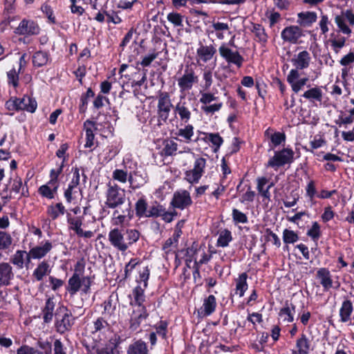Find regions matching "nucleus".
I'll return each mask as SVG.
<instances>
[{
  "label": "nucleus",
  "mask_w": 354,
  "mask_h": 354,
  "mask_svg": "<svg viewBox=\"0 0 354 354\" xmlns=\"http://www.w3.org/2000/svg\"><path fill=\"white\" fill-rule=\"evenodd\" d=\"M12 241L13 239L9 233L0 230V250H8L12 244Z\"/></svg>",
  "instance_id": "54"
},
{
  "label": "nucleus",
  "mask_w": 354,
  "mask_h": 354,
  "mask_svg": "<svg viewBox=\"0 0 354 354\" xmlns=\"http://www.w3.org/2000/svg\"><path fill=\"white\" fill-rule=\"evenodd\" d=\"M84 129L85 131L86 142L85 148H92L95 145V134L94 131L97 129L95 123L89 120L84 122Z\"/></svg>",
  "instance_id": "27"
},
{
  "label": "nucleus",
  "mask_w": 354,
  "mask_h": 354,
  "mask_svg": "<svg viewBox=\"0 0 354 354\" xmlns=\"http://www.w3.org/2000/svg\"><path fill=\"white\" fill-rule=\"evenodd\" d=\"M131 174V171H128L127 169V166H124V169H115L113 170L112 173V178L121 183L125 184L126 183H129V176Z\"/></svg>",
  "instance_id": "44"
},
{
  "label": "nucleus",
  "mask_w": 354,
  "mask_h": 354,
  "mask_svg": "<svg viewBox=\"0 0 354 354\" xmlns=\"http://www.w3.org/2000/svg\"><path fill=\"white\" fill-rule=\"evenodd\" d=\"M31 260L28 252L18 250L10 257V263L19 270L23 269L24 268L28 269Z\"/></svg>",
  "instance_id": "17"
},
{
  "label": "nucleus",
  "mask_w": 354,
  "mask_h": 354,
  "mask_svg": "<svg viewBox=\"0 0 354 354\" xmlns=\"http://www.w3.org/2000/svg\"><path fill=\"white\" fill-rule=\"evenodd\" d=\"M174 111L182 123L187 124L190 120L192 113L184 95H180V100L174 106Z\"/></svg>",
  "instance_id": "14"
},
{
  "label": "nucleus",
  "mask_w": 354,
  "mask_h": 354,
  "mask_svg": "<svg viewBox=\"0 0 354 354\" xmlns=\"http://www.w3.org/2000/svg\"><path fill=\"white\" fill-rule=\"evenodd\" d=\"M178 149V144L173 140H167L165 142L163 151L166 156H173Z\"/></svg>",
  "instance_id": "63"
},
{
  "label": "nucleus",
  "mask_w": 354,
  "mask_h": 354,
  "mask_svg": "<svg viewBox=\"0 0 354 354\" xmlns=\"http://www.w3.org/2000/svg\"><path fill=\"white\" fill-rule=\"evenodd\" d=\"M303 36L302 29L296 25L287 26L281 32V37L283 41L292 44H297Z\"/></svg>",
  "instance_id": "12"
},
{
  "label": "nucleus",
  "mask_w": 354,
  "mask_h": 354,
  "mask_svg": "<svg viewBox=\"0 0 354 354\" xmlns=\"http://www.w3.org/2000/svg\"><path fill=\"white\" fill-rule=\"evenodd\" d=\"M15 278V272L10 263H0V288L8 286Z\"/></svg>",
  "instance_id": "19"
},
{
  "label": "nucleus",
  "mask_w": 354,
  "mask_h": 354,
  "mask_svg": "<svg viewBox=\"0 0 354 354\" xmlns=\"http://www.w3.org/2000/svg\"><path fill=\"white\" fill-rule=\"evenodd\" d=\"M80 191L79 187L73 186L68 184V187L65 189L64 196L68 203H73L77 198L78 192Z\"/></svg>",
  "instance_id": "55"
},
{
  "label": "nucleus",
  "mask_w": 354,
  "mask_h": 354,
  "mask_svg": "<svg viewBox=\"0 0 354 354\" xmlns=\"http://www.w3.org/2000/svg\"><path fill=\"white\" fill-rule=\"evenodd\" d=\"M306 234L314 241H317L321 235L320 225L317 222H313L312 227L307 231Z\"/></svg>",
  "instance_id": "62"
},
{
  "label": "nucleus",
  "mask_w": 354,
  "mask_h": 354,
  "mask_svg": "<svg viewBox=\"0 0 354 354\" xmlns=\"http://www.w3.org/2000/svg\"><path fill=\"white\" fill-rule=\"evenodd\" d=\"M218 51L229 64H234L239 68L242 66L244 58L237 50H234L223 44L219 47Z\"/></svg>",
  "instance_id": "9"
},
{
  "label": "nucleus",
  "mask_w": 354,
  "mask_h": 354,
  "mask_svg": "<svg viewBox=\"0 0 354 354\" xmlns=\"http://www.w3.org/2000/svg\"><path fill=\"white\" fill-rule=\"evenodd\" d=\"M147 206V201L144 197L139 198L135 205L136 216L139 218L146 217Z\"/></svg>",
  "instance_id": "53"
},
{
  "label": "nucleus",
  "mask_w": 354,
  "mask_h": 354,
  "mask_svg": "<svg viewBox=\"0 0 354 354\" xmlns=\"http://www.w3.org/2000/svg\"><path fill=\"white\" fill-rule=\"evenodd\" d=\"M52 248V243L49 240H46L41 242L40 245L30 248L28 251V254L30 256L31 259H41L46 257Z\"/></svg>",
  "instance_id": "20"
},
{
  "label": "nucleus",
  "mask_w": 354,
  "mask_h": 354,
  "mask_svg": "<svg viewBox=\"0 0 354 354\" xmlns=\"http://www.w3.org/2000/svg\"><path fill=\"white\" fill-rule=\"evenodd\" d=\"M206 159L202 157L196 158L193 167L185 172V179L190 184H196L205 174Z\"/></svg>",
  "instance_id": "7"
},
{
  "label": "nucleus",
  "mask_w": 354,
  "mask_h": 354,
  "mask_svg": "<svg viewBox=\"0 0 354 354\" xmlns=\"http://www.w3.org/2000/svg\"><path fill=\"white\" fill-rule=\"evenodd\" d=\"M59 185L47 182L45 185L40 186L38 189V193L44 198L53 199L57 193Z\"/></svg>",
  "instance_id": "36"
},
{
  "label": "nucleus",
  "mask_w": 354,
  "mask_h": 354,
  "mask_svg": "<svg viewBox=\"0 0 354 354\" xmlns=\"http://www.w3.org/2000/svg\"><path fill=\"white\" fill-rule=\"evenodd\" d=\"M49 59V55L47 52H36L32 57V63L35 66L41 67L46 65Z\"/></svg>",
  "instance_id": "49"
},
{
  "label": "nucleus",
  "mask_w": 354,
  "mask_h": 354,
  "mask_svg": "<svg viewBox=\"0 0 354 354\" xmlns=\"http://www.w3.org/2000/svg\"><path fill=\"white\" fill-rule=\"evenodd\" d=\"M176 135L182 138L187 143L192 140L194 136V127L192 124H187L183 128H180L176 133Z\"/></svg>",
  "instance_id": "46"
},
{
  "label": "nucleus",
  "mask_w": 354,
  "mask_h": 354,
  "mask_svg": "<svg viewBox=\"0 0 354 354\" xmlns=\"http://www.w3.org/2000/svg\"><path fill=\"white\" fill-rule=\"evenodd\" d=\"M267 23L272 30L276 33L279 32L280 27L278 24L282 21L281 14L274 9L268 10L265 13Z\"/></svg>",
  "instance_id": "28"
},
{
  "label": "nucleus",
  "mask_w": 354,
  "mask_h": 354,
  "mask_svg": "<svg viewBox=\"0 0 354 354\" xmlns=\"http://www.w3.org/2000/svg\"><path fill=\"white\" fill-rule=\"evenodd\" d=\"M232 240L231 232L228 230H223L220 232L217 240V246L225 248L229 245V243Z\"/></svg>",
  "instance_id": "51"
},
{
  "label": "nucleus",
  "mask_w": 354,
  "mask_h": 354,
  "mask_svg": "<svg viewBox=\"0 0 354 354\" xmlns=\"http://www.w3.org/2000/svg\"><path fill=\"white\" fill-rule=\"evenodd\" d=\"M216 299L211 295L204 299L202 306L198 310V315L201 317H205L211 315L216 310Z\"/></svg>",
  "instance_id": "24"
},
{
  "label": "nucleus",
  "mask_w": 354,
  "mask_h": 354,
  "mask_svg": "<svg viewBox=\"0 0 354 354\" xmlns=\"http://www.w3.org/2000/svg\"><path fill=\"white\" fill-rule=\"evenodd\" d=\"M84 268L83 262L77 261L75 266L73 274L68 280L66 290L72 297L78 292L86 295L91 291L92 279L88 276H83Z\"/></svg>",
  "instance_id": "1"
},
{
  "label": "nucleus",
  "mask_w": 354,
  "mask_h": 354,
  "mask_svg": "<svg viewBox=\"0 0 354 354\" xmlns=\"http://www.w3.org/2000/svg\"><path fill=\"white\" fill-rule=\"evenodd\" d=\"M146 288H147L142 287L141 285H138L133 290L132 294L133 299L130 304L131 306H138L140 307V311L138 315H137L136 312H133L131 321L134 322V323L131 324V326L134 324L139 325L140 323L142 320L145 319L149 315L146 307L143 306V303L145 301V290Z\"/></svg>",
  "instance_id": "3"
},
{
  "label": "nucleus",
  "mask_w": 354,
  "mask_h": 354,
  "mask_svg": "<svg viewBox=\"0 0 354 354\" xmlns=\"http://www.w3.org/2000/svg\"><path fill=\"white\" fill-rule=\"evenodd\" d=\"M192 204V200L190 194L185 189L177 190L174 193L171 205L180 209H184Z\"/></svg>",
  "instance_id": "11"
},
{
  "label": "nucleus",
  "mask_w": 354,
  "mask_h": 354,
  "mask_svg": "<svg viewBox=\"0 0 354 354\" xmlns=\"http://www.w3.org/2000/svg\"><path fill=\"white\" fill-rule=\"evenodd\" d=\"M267 179L266 178H259L257 179V190L259 194L268 201H270V191L265 186L267 184Z\"/></svg>",
  "instance_id": "52"
},
{
  "label": "nucleus",
  "mask_w": 354,
  "mask_h": 354,
  "mask_svg": "<svg viewBox=\"0 0 354 354\" xmlns=\"http://www.w3.org/2000/svg\"><path fill=\"white\" fill-rule=\"evenodd\" d=\"M322 89L319 86H314L306 90L301 95L304 98L308 100L309 102H322L323 98Z\"/></svg>",
  "instance_id": "33"
},
{
  "label": "nucleus",
  "mask_w": 354,
  "mask_h": 354,
  "mask_svg": "<svg viewBox=\"0 0 354 354\" xmlns=\"http://www.w3.org/2000/svg\"><path fill=\"white\" fill-rule=\"evenodd\" d=\"M354 122V115L349 113V115H346L345 114L342 113L339 115L338 118L335 120V124L338 125L339 127H344L346 128L348 124H351Z\"/></svg>",
  "instance_id": "60"
},
{
  "label": "nucleus",
  "mask_w": 354,
  "mask_h": 354,
  "mask_svg": "<svg viewBox=\"0 0 354 354\" xmlns=\"http://www.w3.org/2000/svg\"><path fill=\"white\" fill-rule=\"evenodd\" d=\"M205 136L203 140L207 142H210L214 147V151H217L223 142V138L217 133H203Z\"/></svg>",
  "instance_id": "45"
},
{
  "label": "nucleus",
  "mask_w": 354,
  "mask_h": 354,
  "mask_svg": "<svg viewBox=\"0 0 354 354\" xmlns=\"http://www.w3.org/2000/svg\"><path fill=\"white\" fill-rule=\"evenodd\" d=\"M295 310V306L293 304L286 302L279 313V317L283 322L291 323L294 320Z\"/></svg>",
  "instance_id": "37"
},
{
  "label": "nucleus",
  "mask_w": 354,
  "mask_h": 354,
  "mask_svg": "<svg viewBox=\"0 0 354 354\" xmlns=\"http://www.w3.org/2000/svg\"><path fill=\"white\" fill-rule=\"evenodd\" d=\"M354 63V51L350 50L347 54L344 55L339 60V64L343 67L351 68V65Z\"/></svg>",
  "instance_id": "64"
},
{
  "label": "nucleus",
  "mask_w": 354,
  "mask_h": 354,
  "mask_svg": "<svg viewBox=\"0 0 354 354\" xmlns=\"http://www.w3.org/2000/svg\"><path fill=\"white\" fill-rule=\"evenodd\" d=\"M10 192L15 196L19 194V198L21 197H28L29 192L26 185H23L22 179L19 176H15L10 179Z\"/></svg>",
  "instance_id": "25"
},
{
  "label": "nucleus",
  "mask_w": 354,
  "mask_h": 354,
  "mask_svg": "<svg viewBox=\"0 0 354 354\" xmlns=\"http://www.w3.org/2000/svg\"><path fill=\"white\" fill-rule=\"evenodd\" d=\"M66 214L64 205L62 203L52 204L47 207L46 214L51 220H56L59 216Z\"/></svg>",
  "instance_id": "38"
},
{
  "label": "nucleus",
  "mask_w": 354,
  "mask_h": 354,
  "mask_svg": "<svg viewBox=\"0 0 354 354\" xmlns=\"http://www.w3.org/2000/svg\"><path fill=\"white\" fill-rule=\"evenodd\" d=\"M216 50L212 45L204 46L201 45L196 50V61L198 63L203 64L210 61L215 55Z\"/></svg>",
  "instance_id": "23"
},
{
  "label": "nucleus",
  "mask_w": 354,
  "mask_h": 354,
  "mask_svg": "<svg viewBox=\"0 0 354 354\" xmlns=\"http://www.w3.org/2000/svg\"><path fill=\"white\" fill-rule=\"evenodd\" d=\"M38 24L32 19H24L16 28L15 32L21 35H36L39 33Z\"/></svg>",
  "instance_id": "16"
},
{
  "label": "nucleus",
  "mask_w": 354,
  "mask_h": 354,
  "mask_svg": "<svg viewBox=\"0 0 354 354\" xmlns=\"http://www.w3.org/2000/svg\"><path fill=\"white\" fill-rule=\"evenodd\" d=\"M317 13L312 11L301 12L297 14V23L304 27H309L317 21Z\"/></svg>",
  "instance_id": "32"
},
{
  "label": "nucleus",
  "mask_w": 354,
  "mask_h": 354,
  "mask_svg": "<svg viewBox=\"0 0 354 354\" xmlns=\"http://www.w3.org/2000/svg\"><path fill=\"white\" fill-rule=\"evenodd\" d=\"M157 115L158 120L166 122L172 109L174 107L167 92L160 91L157 97Z\"/></svg>",
  "instance_id": "6"
},
{
  "label": "nucleus",
  "mask_w": 354,
  "mask_h": 354,
  "mask_svg": "<svg viewBox=\"0 0 354 354\" xmlns=\"http://www.w3.org/2000/svg\"><path fill=\"white\" fill-rule=\"evenodd\" d=\"M266 136L270 140L269 146L271 149H274L279 145H284L286 143V136L283 132L274 131L268 128L265 131Z\"/></svg>",
  "instance_id": "26"
},
{
  "label": "nucleus",
  "mask_w": 354,
  "mask_h": 354,
  "mask_svg": "<svg viewBox=\"0 0 354 354\" xmlns=\"http://www.w3.org/2000/svg\"><path fill=\"white\" fill-rule=\"evenodd\" d=\"M294 155L293 150L289 147L274 151L273 156L269 158L266 167L277 171L280 167L291 164L294 160Z\"/></svg>",
  "instance_id": "5"
},
{
  "label": "nucleus",
  "mask_w": 354,
  "mask_h": 354,
  "mask_svg": "<svg viewBox=\"0 0 354 354\" xmlns=\"http://www.w3.org/2000/svg\"><path fill=\"white\" fill-rule=\"evenodd\" d=\"M87 354H119L113 348L109 346H102L97 344L86 346Z\"/></svg>",
  "instance_id": "39"
},
{
  "label": "nucleus",
  "mask_w": 354,
  "mask_h": 354,
  "mask_svg": "<svg viewBox=\"0 0 354 354\" xmlns=\"http://www.w3.org/2000/svg\"><path fill=\"white\" fill-rule=\"evenodd\" d=\"M299 240L298 234L293 230L285 229L283 232V241L286 244L295 243Z\"/></svg>",
  "instance_id": "58"
},
{
  "label": "nucleus",
  "mask_w": 354,
  "mask_h": 354,
  "mask_svg": "<svg viewBox=\"0 0 354 354\" xmlns=\"http://www.w3.org/2000/svg\"><path fill=\"white\" fill-rule=\"evenodd\" d=\"M109 241L119 251L124 252L128 249V243L126 242L124 234L118 228H115L109 232Z\"/></svg>",
  "instance_id": "18"
},
{
  "label": "nucleus",
  "mask_w": 354,
  "mask_h": 354,
  "mask_svg": "<svg viewBox=\"0 0 354 354\" xmlns=\"http://www.w3.org/2000/svg\"><path fill=\"white\" fill-rule=\"evenodd\" d=\"M300 76V73L297 72V69H291L287 75V82L295 93L301 91L308 82V77L301 78Z\"/></svg>",
  "instance_id": "15"
},
{
  "label": "nucleus",
  "mask_w": 354,
  "mask_h": 354,
  "mask_svg": "<svg viewBox=\"0 0 354 354\" xmlns=\"http://www.w3.org/2000/svg\"><path fill=\"white\" fill-rule=\"evenodd\" d=\"M247 279L248 274L245 272H243L239 274V277L235 281V294L238 295L239 297H242L248 290V285L247 283Z\"/></svg>",
  "instance_id": "41"
},
{
  "label": "nucleus",
  "mask_w": 354,
  "mask_h": 354,
  "mask_svg": "<svg viewBox=\"0 0 354 354\" xmlns=\"http://www.w3.org/2000/svg\"><path fill=\"white\" fill-rule=\"evenodd\" d=\"M125 190L120 187L117 184L107 183L106 191L105 205L111 209H115L123 205L125 202Z\"/></svg>",
  "instance_id": "4"
},
{
  "label": "nucleus",
  "mask_w": 354,
  "mask_h": 354,
  "mask_svg": "<svg viewBox=\"0 0 354 354\" xmlns=\"http://www.w3.org/2000/svg\"><path fill=\"white\" fill-rule=\"evenodd\" d=\"M334 20L339 32L346 35L351 34L349 26H354V13L351 10L342 11L339 15H335Z\"/></svg>",
  "instance_id": "8"
},
{
  "label": "nucleus",
  "mask_w": 354,
  "mask_h": 354,
  "mask_svg": "<svg viewBox=\"0 0 354 354\" xmlns=\"http://www.w3.org/2000/svg\"><path fill=\"white\" fill-rule=\"evenodd\" d=\"M316 276L325 291H328L330 288L337 289L339 287V283L333 281L330 272L326 268H319L317 271Z\"/></svg>",
  "instance_id": "13"
},
{
  "label": "nucleus",
  "mask_w": 354,
  "mask_h": 354,
  "mask_svg": "<svg viewBox=\"0 0 354 354\" xmlns=\"http://www.w3.org/2000/svg\"><path fill=\"white\" fill-rule=\"evenodd\" d=\"M126 242L128 243V248L133 243L138 241L140 237V232L135 229H127L126 230Z\"/></svg>",
  "instance_id": "61"
},
{
  "label": "nucleus",
  "mask_w": 354,
  "mask_h": 354,
  "mask_svg": "<svg viewBox=\"0 0 354 354\" xmlns=\"http://www.w3.org/2000/svg\"><path fill=\"white\" fill-rule=\"evenodd\" d=\"M55 306V302L54 299L49 297L47 299L45 303V306L43 308V319L46 323L50 322L53 317V312Z\"/></svg>",
  "instance_id": "42"
},
{
  "label": "nucleus",
  "mask_w": 354,
  "mask_h": 354,
  "mask_svg": "<svg viewBox=\"0 0 354 354\" xmlns=\"http://www.w3.org/2000/svg\"><path fill=\"white\" fill-rule=\"evenodd\" d=\"M297 354H309L313 350L310 340L304 333H302L296 341Z\"/></svg>",
  "instance_id": "30"
},
{
  "label": "nucleus",
  "mask_w": 354,
  "mask_h": 354,
  "mask_svg": "<svg viewBox=\"0 0 354 354\" xmlns=\"http://www.w3.org/2000/svg\"><path fill=\"white\" fill-rule=\"evenodd\" d=\"M252 32L255 35L259 42L266 43L268 40V35L263 26L259 24H254L252 26Z\"/></svg>",
  "instance_id": "50"
},
{
  "label": "nucleus",
  "mask_w": 354,
  "mask_h": 354,
  "mask_svg": "<svg viewBox=\"0 0 354 354\" xmlns=\"http://www.w3.org/2000/svg\"><path fill=\"white\" fill-rule=\"evenodd\" d=\"M311 62L310 53L306 50L295 53L290 59V62L294 67L292 69H297V72L308 68Z\"/></svg>",
  "instance_id": "10"
},
{
  "label": "nucleus",
  "mask_w": 354,
  "mask_h": 354,
  "mask_svg": "<svg viewBox=\"0 0 354 354\" xmlns=\"http://www.w3.org/2000/svg\"><path fill=\"white\" fill-rule=\"evenodd\" d=\"M318 24L321 30V34L326 35L329 31V26L331 25V22L328 15L322 13Z\"/></svg>",
  "instance_id": "59"
},
{
  "label": "nucleus",
  "mask_w": 354,
  "mask_h": 354,
  "mask_svg": "<svg viewBox=\"0 0 354 354\" xmlns=\"http://www.w3.org/2000/svg\"><path fill=\"white\" fill-rule=\"evenodd\" d=\"M83 221L82 216H75L71 212H66V221L69 231H73L77 234L82 229Z\"/></svg>",
  "instance_id": "34"
},
{
  "label": "nucleus",
  "mask_w": 354,
  "mask_h": 354,
  "mask_svg": "<svg viewBox=\"0 0 354 354\" xmlns=\"http://www.w3.org/2000/svg\"><path fill=\"white\" fill-rule=\"evenodd\" d=\"M167 19L175 27L183 26V16L178 12H169L167 16Z\"/></svg>",
  "instance_id": "56"
},
{
  "label": "nucleus",
  "mask_w": 354,
  "mask_h": 354,
  "mask_svg": "<svg viewBox=\"0 0 354 354\" xmlns=\"http://www.w3.org/2000/svg\"><path fill=\"white\" fill-rule=\"evenodd\" d=\"M127 354H148L147 344L140 339L136 341L129 346Z\"/></svg>",
  "instance_id": "43"
},
{
  "label": "nucleus",
  "mask_w": 354,
  "mask_h": 354,
  "mask_svg": "<svg viewBox=\"0 0 354 354\" xmlns=\"http://www.w3.org/2000/svg\"><path fill=\"white\" fill-rule=\"evenodd\" d=\"M18 106L19 110L34 113L37 109V103L34 98L24 95L21 98H18Z\"/></svg>",
  "instance_id": "35"
},
{
  "label": "nucleus",
  "mask_w": 354,
  "mask_h": 354,
  "mask_svg": "<svg viewBox=\"0 0 354 354\" xmlns=\"http://www.w3.org/2000/svg\"><path fill=\"white\" fill-rule=\"evenodd\" d=\"M21 72L12 68L11 70L7 72L8 83L9 85L12 86L14 88H17L19 86V75Z\"/></svg>",
  "instance_id": "57"
},
{
  "label": "nucleus",
  "mask_w": 354,
  "mask_h": 354,
  "mask_svg": "<svg viewBox=\"0 0 354 354\" xmlns=\"http://www.w3.org/2000/svg\"><path fill=\"white\" fill-rule=\"evenodd\" d=\"M73 324V318L71 313L65 310L63 315L57 317L55 327L57 331L59 333H64L66 331L69 330Z\"/></svg>",
  "instance_id": "22"
},
{
  "label": "nucleus",
  "mask_w": 354,
  "mask_h": 354,
  "mask_svg": "<svg viewBox=\"0 0 354 354\" xmlns=\"http://www.w3.org/2000/svg\"><path fill=\"white\" fill-rule=\"evenodd\" d=\"M198 80L199 77L196 71V66L192 64H186L177 78L180 95L185 96V93L192 89L193 86L198 84Z\"/></svg>",
  "instance_id": "2"
},
{
  "label": "nucleus",
  "mask_w": 354,
  "mask_h": 354,
  "mask_svg": "<svg viewBox=\"0 0 354 354\" xmlns=\"http://www.w3.org/2000/svg\"><path fill=\"white\" fill-rule=\"evenodd\" d=\"M92 333H104L109 330V324L103 317L97 318L93 323Z\"/></svg>",
  "instance_id": "47"
},
{
  "label": "nucleus",
  "mask_w": 354,
  "mask_h": 354,
  "mask_svg": "<svg viewBox=\"0 0 354 354\" xmlns=\"http://www.w3.org/2000/svg\"><path fill=\"white\" fill-rule=\"evenodd\" d=\"M131 210L130 207L126 209V210H123L122 213H120L118 209H115L112 214V224L114 225H122L127 221V216H129V220L131 218Z\"/></svg>",
  "instance_id": "40"
},
{
  "label": "nucleus",
  "mask_w": 354,
  "mask_h": 354,
  "mask_svg": "<svg viewBox=\"0 0 354 354\" xmlns=\"http://www.w3.org/2000/svg\"><path fill=\"white\" fill-rule=\"evenodd\" d=\"M353 313V303L349 299H344L339 308V321L342 323L351 322Z\"/></svg>",
  "instance_id": "29"
},
{
  "label": "nucleus",
  "mask_w": 354,
  "mask_h": 354,
  "mask_svg": "<svg viewBox=\"0 0 354 354\" xmlns=\"http://www.w3.org/2000/svg\"><path fill=\"white\" fill-rule=\"evenodd\" d=\"M212 27L213 28L212 32H215L218 39H223L224 38V32L230 30L228 24L219 21L213 22Z\"/></svg>",
  "instance_id": "48"
},
{
  "label": "nucleus",
  "mask_w": 354,
  "mask_h": 354,
  "mask_svg": "<svg viewBox=\"0 0 354 354\" xmlns=\"http://www.w3.org/2000/svg\"><path fill=\"white\" fill-rule=\"evenodd\" d=\"M51 272V267L49 263L43 260L40 261L34 270L32 277L37 281H41L44 278Z\"/></svg>",
  "instance_id": "31"
},
{
  "label": "nucleus",
  "mask_w": 354,
  "mask_h": 354,
  "mask_svg": "<svg viewBox=\"0 0 354 354\" xmlns=\"http://www.w3.org/2000/svg\"><path fill=\"white\" fill-rule=\"evenodd\" d=\"M129 177V187L133 190L142 187L148 181L147 174L143 170L131 171Z\"/></svg>",
  "instance_id": "21"
}]
</instances>
